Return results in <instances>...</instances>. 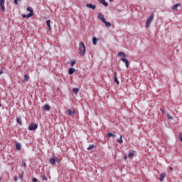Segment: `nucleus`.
Wrapping results in <instances>:
<instances>
[{
  "label": "nucleus",
  "mask_w": 182,
  "mask_h": 182,
  "mask_svg": "<svg viewBox=\"0 0 182 182\" xmlns=\"http://www.w3.org/2000/svg\"><path fill=\"white\" fill-rule=\"evenodd\" d=\"M78 50H79V55L80 56H85L86 53V46H85V43L80 42L79 43Z\"/></svg>",
  "instance_id": "obj_1"
},
{
  "label": "nucleus",
  "mask_w": 182,
  "mask_h": 182,
  "mask_svg": "<svg viewBox=\"0 0 182 182\" xmlns=\"http://www.w3.org/2000/svg\"><path fill=\"white\" fill-rule=\"evenodd\" d=\"M153 19H154V13H151V15L148 17L146 21V28H149V26H150V23H151Z\"/></svg>",
  "instance_id": "obj_2"
},
{
  "label": "nucleus",
  "mask_w": 182,
  "mask_h": 182,
  "mask_svg": "<svg viewBox=\"0 0 182 182\" xmlns=\"http://www.w3.org/2000/svg\"><path fill=\"white\" fill-rule=\"evenodd\" d=\"M121 60L122 62L125 63L127 69H129V67L130 66V63L129 62V60H127V58H121Z\"/></svg>",
  "instance_id": "obj_3"
},
{
  "label": "nucleus",
  "mask_w": 182,
  "mask_h": 182,
  "mask_svg": "<svg viewBox=\"0 0 182 182\" xmlns=\"http://www.w3.org/2000/svg\"><path fill=\"white\" fill-rule=\"evenodd\" d=\"M38 129V124H31L28 127V130L33 132V130H36Z\"/></svg>",
  "instance_id": "obj_4"
},
{
  "label": "nucleus",
  "mask_w": 182,
  "mask_h": 182,
  "mask_svg": "<svg viewBox=\"0 0 182 182\" xmlns=\"http://www.w3.org/2000/svg\"><path fill=\"white\" fill-rule=\"evenodd\" d=\"M0 6L2 12L5 11V0H0Z\"/></svg>",
  "instance_id": "obj_5"
},
{
  "label": "nucleus",
  "mask_w": 182,
  "mask_h": 182,
  "mask_svg": "<svg viewBox=\"0 0 182 182\" xmlns=\"http://www.w3.org/2000/svg\"><path fill=\"white\" fill-rule=\"evenodd\" d=\"M49 163L50 164H52V166H55V164H56V156L50 158Z\"/></svg>",
  "instance_id": "obj_6"
},
{
  "label": "nucleus",
  "mask_w": 182,
  "mask_h": 182,
  "mask_svg": "<svg viewBox=\"0 0 182 182\" xmlns=\"http://www.w3.org/2000/svg\"><path fill=\"white\" fill-rule=\"evenodd\" d=\"M23 18H26L27 19H29V18H31V16H33V14L31 12L28 13V14H23L22 15Z\"/></svg>",
  "instance_id": "obj_7"
},
{
  "label": "nucleus",
  "mask_w": 182,
  "mask_h": 182,
  "mask_svg": "<svg viewBox=\"0 0 182 182\" xmlns=\"http://www.w3.org/2000/svg\"><path fill=\"white\" fill-rule=\"evenodd\" d=\"M118 56L121 59V58H126L127 55H126V53H124V52L120 51L118 53Z\"/></svg>",
  "instance_id": "obj_8"
},
{
  "label": "nucleus",
  "mask_w": 182,
  "mask_h": 182,
  "mask_svg": "<svg viewBox=\"0 0 182 182\" xmlns=\"http://www.w3.org/2000/svg\"><path fill=\"white\" fill-rule=\"evenodd\" d=\"M87 8H90V9H96V5H93L92 4L90 3V4H86Z\"/></svg>",
  "instance_id": "obj_9"
},
{
  "label": "nucleus",
  "mask_w": 182,
  "mask_h": 182,
  "mask_svg": "<svg viewBox=\"0 0 182 182\" xmlns=\"http://www.w3.org/2000/svg\"><path fill=\"white\" fill-rule=\"evenodd\" d=\"M114 81L117 83V85H119L120 82H119V80L117 79V73H114Z\"/></svg>",
  "instance_id": "obj_10"
},
{
  "label": "nucleus",
  "mask_w": 182,
  "mask_h": 182,
  "mask_svg": "<svg viewBox=\"0 0 182 182\" xmlns=\"http://www.w3.org/2000/svg\"><path fill=\"white\" fill-rule=\"evenodd\" d=\"M98 19H100V21H101L102 22L106 21V19L105 18V16L102 14H98Z\"/></svg>",
  "instance_id": "obj_11"
},
{
  "label": "nucleus",
  "mask_w": 182,
  "mask_h": 182,
  "mask_svg": "<svg viewBox=\"0 0 182 182\" xmlns=\"http://www.w3.org/2000/svg\"><path fill=\"white\" fill-rule=\"evenodd\" d=\"M166 178V173H161V176L159 178V181H164V178Z\"/></svg>",
  "instance_id": "obj_12"
},
{
  "label": "nucleus",
  "mask_w": 182,
  "mask_h": 182,
  "mask_svg": "<svg viewBox=\"0 0 182 182\" xmlns=\"http://www.w3.org/2000/svg\"><path fill=\"white\" fill-rule=\"evenodd\" d=\"M75 72H76V70L75 68H70L68 70L69 75H73L75 73Z\"/></svg>",
  "instance_id": "obj_13"
},
{
  "label": "nucleus",
  "mask_w": 182,
  "mask_h": 182,
  "mask_svg": "<svg viewBox=\"0 0 182 182\" xmlns=\"http://www.w3.org/2000/svg\"><path fill=\"white\" fill-rule=\"evenodd\" d=\"M103 23H105L107 28H110L112 26V23H110L109 21H107L106 20L103 21Z\"/></svg>",
  "instance_id": "obj_14"
},
{
  "label": "nucleus",
  "mask_w": 182,
  "mask_h": 182,
  "mask_svg": "<svg viewBox=\"0 0 182 182\" xmlns=\"http://www.w3.org/2000/svg\"><path fill=\"white\" fill-rule=\"evenodd\" d=\"M21 149H22V145L19 143H16V150L19 151Z\"/></svg>",
  "instance_id": "obj_15"
},
{
  "label": "nucleus",
  "mask_w": 182,
  "mask_h": 182,
  "mask_svg": "<svg viewBox=\"0 0 182 182\" xmlns=\"http://www.w3.org/2000/svg\"><path fill=\"white\" fill-rule=\"evenodd\" d=\"M100 2L104 5V6H109V4L105 0H100Z\"/></svg>",
  "instance_id": "obj_16"
},
{
  "label": "nucleus",
  "mask_w": 182,
  "mask_h": 182,
  "mask_svg": "<svg viewBox=\"0 0 182 182\" xmlns=\"http://www.w3.org/2000/svg\"><path fill=\"white\" fill-rule=\"evenodd\" d=\"M43 109H44V110H46L47 112H48V110H50V106H49V105H46L43 107Z\"/></svg>",
  "instance_id": "obj_17"
},
{
  "label": "nucleus",
  "mask_w": 182,
  "mask_h": 182,
  "mask_svg": "<svg viewBox=\"0 0 182 182\" xmlns=\"http://www.w3.org/2000/svg\"><path fill=\"white\" fill-rule=\"evenodd\" d=\"M107 137H116V134H112V132H108L107 134Z\"/></svg>",
  "instance_id": "obj_18"
},
{
  "label": "nucleus",
  "mask_w": 182,
  "mask_h": 182,
  "mask_svg": "<svg viewBox=\"0 0 182 182\" xmlns=\"http://www.w3.org/2000/svg\"><path fill=\"white\" fill-rule=\"evenodd\" d=\"M92 43L93 45H97V38L96 37L92 38Z\"/></svg>",
  "instance_id": "obj_19"
},
{
  "label": "nucleus",
  "mask_w": 182,
  "mask_h": 182,
  "mask_svg": "<svg viewBox=\"0 0 182 182\" xmlns=\"http://www.w3.org/2000/svg\"><path fill=\"white\" fill-rule=\"evenodd\" d=\"M16 122L18 123V124H22V119H21V117H16Z\"/></svg>",
  "instance_id": "obj_20"
},
{
  "label": "nucleus",
  "mask_w": 182,
  "mask_h": 182,
  "mask_svg": "<svg viewBox=\"0 0 182 182\" xmlns=\"http://www.w3.org/2000/svg\"><path fill=\"white\" fill-rule=\"evenodd\" d=\"M117 143H119L120 144H122L123 143V139L122 135H120L119 138L117 140Z\"/></svg>",
  "instance_id": "obj_21"
},
{
  "label": "nucleus",
  "mask_w": 182,
  "mask_h": 182,
  "mask_svg": "<svg viewBox=\"0 0 182 182\" xmlns=\"http://www.w3.org/2000/svg\"><path fill=\"white\" fill-rule=\"evenodd\" d=\"M134 156V151H129L128 154V157H133Z\"/></svg>",
  "instance_id": "obj_22"
},
{
  "label": "nucleus",
  "mask_w": 182,
  "mask_h": 182,
  "mask_svg": "<svg viewBox=\"0 0 182 182\" xmlns=\"http://www.w3.org/2000/svg\"><path fill=\"white\" fill-rule=\"evenodd\" d=\"M180 6V4H175L173 6V11H177V9L178 8V6Z\"/></svg>",
  "instance_id": "obj_23"
},
{
  "label": "nucleus",
  "mask_w": 182,
  "mask_h": 182,
  "mask_svg": "<svg viewBox=\"0 0 182 182\" xmlns=\"http://www.w3.org/2000/svg\"><path fill=\"white\" fill-rule=\"evenodd\" d=\"M29 80V77H28L27 75H24V79L23 80V82H28Z\"/></svg>",
  "instance_id": "obj_24"
},
{
  "label": "nucleus",
  "mask_w": 182,
  "mask_h": 182,
  "mask_svg": "<svg viewBox=\"0 0 182 182\" xmlns=\"http://www.w3.org/2000/svg\"><path fill=\"white\" fill-rule=\"evenodd\" d=\"M78 92H79V88H73V93L76 95Z\"/></svg>",
  "instance_id": "obj_25"
},
{
  "label": "nucleus",
  "mask_w": 182,
  "mask_h": 182,
  "mask_svg": "<svg viewBox=\"0 0 182 182\" xmlns=\"http://www.w3.org/2000/svg\"><path fill=\"white\" fill-rule=\"evenodd\" d=\"M93 147H95V145L90 144V145H89L88 147L87 148V150H92V149H93Z\"/></svg>",
  "instance_id": "obj_26"
},
{
  "label": "nucleus",
  "mask_w": 182,
  "mask_h": 182,
  "mask_svg": "<svg viewBox=\"0 0 182 182\" xmlns=\"http://www.w3.org/2000/svg\"><path fill=\"white\" fill-rule=\"evenodd\" d=\"M26 11H28V12H32L33 14V10H32V9L31 7H27Z\"/></svg>",
  "instance_id": "obj_27"
},
{
  "label": "nucleus",
  "mask_w": 182,
  "mask_h": 182,
  "mask_svg": "<svg viewBox=\"0 0 182 182\" xmlns=\"http://www.w3.org/2000/svg\"><path fill=\"white\" fill-rule=\"evenodd\" d=\"M41 178L43 181H48V178L45 176H41Z\"/></svg>",
  "instance_id": "obj_28"
},
{
  "label": "nucleus",
  "mask_w": 182,
  "mask_h": 182,
  "mask_svg": "<svg viewBox=\"0 0 182 182\" xmlns=\"http://www.w3.org/2000/svg\"><path fill=\"white\" fill-rule=\"evenodd\" d=\"M68 116H72V114H73L72 109H69L68 110Z\"/></svg>",
  "instance_id": "obj_29"
},
{
  "label": "nucleus",
  "mask_w": 182,
  "mask_h": 182,
  "mask_svg": "<svg viewBox=\"0 0 182 182\" xmlns=\"http://www.w3.org/2000/svg\"><path fill=\"white\" fill-rule=\"evenodd\" d=\"M46 25H47V26H50V20H47L46 21Z\"/></svg>",
  "instance_id": "obj_30"
},
{
  "label": "nucleus",
  "mask_w": 182,
  "mask_h": 182,
  "mask_svg": "<svg viewBox=\"0 0 182 182\" xmlns=\"http://www.w3.org/2000/svg\"><path fill=\"white\" fill-rule=\"evenodd\" d=\"M75 63H76V61L73 60V61H71V66H75Z\"/></svg>",
  "instance_id": "obj_31"
},
{
  "label": "nucleus",
  "mask_w": 182,
  "mask_h": 182,
  "mask_svg": "<svg viewBox=\"0 0 182 182\" xmlns=\"http://www.w3.org/2000/svg\"><path fill=\"white\" fill-rule=\"evenodd\" d=\"M178 139H179L180 141H182V134H179Z\"/></svg>",
  "instance_id": "obj_32"
},
{
  "label": "nucleus",
  "mask_w": 182,
  "mask_h": 182,
  "mask_svg": "<svg viewBox=\"0 0 182 182\" xmlns=\"http://www.w3.org/2000/svg\"><path fill=\"white\" fill-rule=\"evenodd\" d=\"M55 161H57V163H60V159H58V157H56Z\"/></svg>",
  "instance_id": "obj_33"
},
{
  "label": "nucleus",
  "mask_w": 182,
  "mask_h": 182,
  "mask_svg": "<svg viewBox=\"0 0 182 182\" xmlns=\"http://www.w3.org/2000/svg\"><path fill=\"white\" fill-rule=\"evenodd\" d=\"M33 182H38V179L36 178H33Z\"/></svg>",
  "instance_id": "obj_34"
},
{
  "label": "nucleus",
  "mask_w": 182,
  "mask_h": 182,
  "mask_svg": "<svg viewBox=\"0 0 182 182\" xmlns=\"http://www.w3.org/2000/svg\"><path fill=\"white\" fill-rule=\"evenodd\" d=\"M18 176H15V177H14V181H18Z\"/></svg>",
  "instance_id": "obj_35"
},
{
  "label": "nucleus",
  "mask_w": 182,
  "mask_h": 182,
  "mask_svg": "<svg viewBox=\"0 0 182 182\" xmlns=\"http://www.w3.org/2000/svg\"><path fill=\"white\" fill-rule=\"evenodd\" d=\"M23 164L24 167H26V162L23 161Z\"/></svg>",
  "instance_id": "obj_36"
},
{
  "label": "nucleus",
  "mask_w": 182,
  "mask_h": 182,
  "mask_svg": "<svg viewBox=\"0 0 182 182\" xmlns=\"http://www.w3.org/2000/svg\"><path fill=\"white\" fill-rule=\"evenodd\" d=\"M169 170H171V171H173V167L169 166Z\"/></svg>",
  "instance_id": "obj_37"
},
{
  "label": "nucleus",
  "mask_w": 182,
  "mask_h": 182,
  "mask_svg": "<svg viewBox=\"0 0 182 182\" xmlns=\"http://www.w3.org/2000/svg\"><path fill=\"white\" fill-rule=\"evenodd\" d=\"M127 156H124V160H127Z\"/></svg>",
  "instance_id": "obj_38"
},
{
  "label": "nucleus",
  "mask_w": 182,
  "mask_h": 182,
  "mask_svg": "<svg viewBox=\"0 0 182 182\" xmlns=\"http://www.w3.org/2000/svg\"><path fill=\"white\" fill-rule=\"evenodd\" d=\"M2 73H4V71L0 70V75H2Z\"/></svg>",
  "instance_id": "obj_39"
},
{
  "label": "nucleus",
  "mask_w": 182,
  "mask_h": 182,
  "mask_svg": "<svg viewBox=\"0 0 182 182\" xmlns=\"http://www.w3.org/2000/svg\"><path fill=\"white\" fill-rule=\"evenodd\" d=\"M18 177L19 178H22V175L19 176Z\"/></svg>",
  "instance_id": "obj_40"
},
{
  "label": "nucleus",
  "mask_w": 182,
  "mask_h": 182,
  "mask_svg": "<svg viewBox=\"0 0 182 182\" xmlns=\"http://www.w3.org/2000/svg\"><path fill=\"white\" fill-rule=\"evenodd\" d=\"M168 119H173V117H168Z\"/></svg>",
  "instance_id": "obj_41"
},
{
  "label": "nucleus",
  "mask_w": 182,
  "mask_h": 182,
  "mask_svg": "<svg viewBox=\"0 0 182 182\" xmlns=\"http://www.w3.org/2000/svg\"><path fill=\"white\" fill-rule=\"evenodd\" d=\"M48 29H50V26H48Z\"/></svg>",
  "instance_id": "obj_42"
},
{
  "label": "nucleus",
  "mask_w": 182,
  "mask_h": 182,
  "mask_svg": "<svg viewBox=\"0 0 182 182\" xmlns=\"http://www.w3.org/2000/svg\"><path fill=\"white\" fill-rule=\"evenodd\" d=\"M110 2H113V0H109Z\"/></svg>",
  "instance_id": "obj_43"
},
{
  "label": "nucleus",
  "mask_w": 182,
  "mask_h": 182,
  "mask_svg": "<svg viewBox=\"0 0 182 182\" xmlns=\"http://www.w3.org/2000/svg\"><path fill=\"white\" fill-rule=\"evenodd\" d=\"M75 113H76V112H75V111H74V112H73V114H75Z\"/></svg>",
  "instance_id": "obj_44"
},
{
  "label": "nucleus",
  "mask_w": 182,
  "mask_h": 182,
  "mask_svg": "<svg viewBox=\"0 0 182 182\" xmlns=\"http://www.w3.org/2000/svg\"><path fill=\"white\" fill-rule=\"evenodd\" d=\"M2 107V105L1 104H0V107Z\"/></svg>",
  "instance_id": "obj_45"
},
{
  "label": "nucleus",
  "mask_w": 182,
  "mask_h": 182,
  "mask_svg": "<svg viewBox=\"0 0 182 182\" xmlns=\"http://www.w3.org/2000/svg\"><path fill=\"white\" fill-rule=\"evenodd\" d=\"M161 112H164V109H161Z\"/></svg>",
  "instance_id": "obj_46"
}]
</instances>
